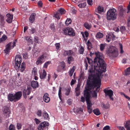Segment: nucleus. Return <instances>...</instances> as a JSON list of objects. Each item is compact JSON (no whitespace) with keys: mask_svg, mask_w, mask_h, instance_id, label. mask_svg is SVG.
Instances as JSON below:
<instances>
[{"mask_svg":"<svg viewBox=\"0 0 130 130\" xmlns=\"http://www.w3.org/2000/svg\"><path fill=\"white\" fill-rule=\"evenodd\" d=\"M103 58H95L94 71L92 66L89 67L88 73L89 81L87 83L84 95L86 99L87 111L89 113L92 111L93 105L89 100L90 96L97 97V93L99 91L101 85V74L106 71V65L103 60Z\"/></svg>","mask_w":130,"mask_h":130,"instance_id":"f257e3e1","label":"nucleus"},{"mask_svg":"<svg viewBox=\"0 0 130 130\" xmlns=\"http://www.w3.org/2000/svg\"><path fill=\"white\" fill-rule=\"evenodd\" d=\"M22 95L21 91H19L16 93L14 95L10 93L8 95V100L11 101L15 102L19 100Z\"/></svg>","mask_w":130,"mask_h":130,"instance_id":"f03ea898","label":"nucleus"},{"mask_svg":"<svg viewBox=\"0 0 130 130\" xmlns=\"http://www.w3.org/2000/svg\"><path fill=\"white\" fill-rule=\"evenodd\" d=\"M116 10L114 8L109 9L107 13V19L108 20H114L117 18V14Z\"/></svg>","mask_w":130,"mask_h":130,"instance_id":"7ed1b4c3","label":"nucleus"},{"mask_svg":"<svg viewBox=\"0 0 130 130\" xmlns=\"http://www.w3.org/2000/svg\"><path fill=\"white\" fill-rule=\"evenodd\" d=\"M107 53L109 56L113 57L117 56L118 54L117 49L113 46L109 48Z\"/></svg>","mask_w":130,"mask_h":130,"instance_id":"20e7f679","label":"nucleus"},{"mask_svg":"<svg viewBox=\"0 0 130 130\" xmlns=\"http://www.w3.org/2000/svg\"><path fill=\"white\" fill-rule=\"evenodd\" d=\"M22 60V58L20 55H17L16 56L15 60V67L17 70L19 69Z\"/></svg>","mask_w":130,"mask_h":130,"instance_id":"39448f33","label":"nucleus"},{"mask_svg":"<svg viewBox=\"0 0 130 130\" xmlns=\"http://www.w3.org/2000/svg\"><path fill=\"white\" fill-rule=\"evenodd\" d=\"M46 57L47 54H43L37 58V60L36 62V64L37 65L42 64L45 61Z\"/></svg>","mask_w":130,"mask_h":130,"instance_id":"423d86ee","label":"nucleus"},{"mask_svg":"<svg viewBox=\"0 0 130 130\" xmlns=\"http://www.w3.org/2000/svg\"><path fill=\"white\" fill-rule=\"evenodd\" d=\"M15 45V42L14 41L9 43L6 46V49L4 50L6 54H8L10 49L13 48Z\"/></svg>","mask_w":130,"mask_h":130,"instance_id":"0eeeda50","label":"nucleus"},{"mask_svg":"<svg viewBox=\"0 0 130 130\" xmlns=\"http://www.w3.org/2000/svg\"><path fill=\"white\" fill-rule=\"evenodd\" d=\"M118 10L119 12V15L120 17H124L126 13V9H123L122 6H119L118 8Z\"/></svg>","mask_w":130,"mask_h":130,"instance_id":"6e6552de","label":"nucleus"},{"mask_svg":"<svg viewBox=\"0 0 130 130\" xmlns=\"http://www.w3.org/2000/svg\"><path fill=\"white\" fill-rule=\"evenodd\" d=\"M104 91L105 93L106 96L108 95L111 100H113V98L112 97V96L113 95V92L112 90H108L107 88L104 89Z\"/></svg>","mask_w":130,"mask_h":130,"instance_id":"1a4fd4ad","label":"nucleus"},{"mask_svg":"<svg viewBox=\"0 0 130 130\" xmlns=\"http://www.w3.org/2000/svg\"><path fill=\"white\" fill-rule=\"evenodd\" d=\"M49 125V123L47 122H42L39 124L38 127V130H43L45 127L48 126Z\"/></svg>","mask_w":130,"mask_h":130,"instance_id":"9d476101","label":"nucleus"},{"mask_svg":"<svg viewBox=\"0 0 130 130\" xmlns=\"http://www.w3.org/2000/svg\"><path fill=\"white\" fill-rule=\"evenodd\" d=\"M31 88L29 87H27L26 89L23 88V95L25 98H26V95H29L30 93Z\"/></svg>","mask_w":130,"mask_h":130,"instance_id":"9b49d317","label":"nucleus"},{"mask_svg":"<svg viewBox=\"0 0 130 130\" xmlns=\"http://www.w3.org/2000/svg\"><path fill=\"white\" fill-rule=\"evenodd\" d=\"M3 113L4 115L6 117H9L10 116V110L9 107H5L3 111Z\"/></svg>","mask_w":130,"mask_h":130,"instance_id":"f8f14e48","label":"nucleus"},{"mask_svg":"<svg viewBox=\"0 0 130 130\" xmlns=\"http://www.w3.org/2000/svg\"><path fill=\"white\" fill-rule=\"evenodd\" d=\"M40 78L41 79H43L46 77V73L45 70L43 69V70H40L39 71Z\"/></svg>","mask_w":130,"mask_h":130,"instance_id":"ddd939ff","label":"nucleus"},{"mask_svg":"<svg viewBox=\"0 0 130 130\" xmlns=\"http://www.w3.org/2000/svg\"><path fill=\"white\" fill-rule=\"evenodd\" d=\"M6 21L8 23H11L13 19V16L10 14H7L6 16Z\"/></svg>","mask_w":130,"mask_h":130,"instance_id":"4468645a","label":"nucleus"},{"mask_svg":"<svg viewBox=\"0 0 130 130\" xmlns=\"http://www.w3.org/2000/svg\"><path fill=\"white\" fill-rule=\"evenodd\" d=\"M43 100L46 103L49 102L50 100V98L48 96V94L47 93H45L44 94L43 97Z\"/></svg>","mask_w":130,"mask_h":130,"instance_id":"2eb2a0df","label":"nucleus"},{"mask_svg":"<svg viewBox=\"0 0 130 130\" xmlns=\"http://www.w3.org/2000/svg\"><path fill=\"white\" fill-rule=\"evenodd\" d=\"M32 87L33 88H36L38 87L39 85L38 82L37 81L33 80L31 83Z\"/></svg>","mask_w":130,"mask_h":130,"instance_id":"dca6fc26","label":"nucleus"},{"mask_svg":"<svg viewBox=\"0 0 130 130\" xmlns=\"http://www.w3.org/2000/svg\"><path fill=\"white\" fill-rule=\"evenodd\" d=\"M73 52L71 50L68 51H65L64 52V55L65 56H71L73 55Z\"/></svg>","mask_w":130,"mask_h":130,"instance_id":"f3484780","label":"nucleus"},{"mask_svg":"<svg viewBox=\"0 0 130 130\" xmlns=\"http://www.w3.org/2000/svg\"><path fill=\"white\" fill-rule=\"evenodd\" d=\"M68 35L71 36H74L75 35V33L74 32V30L71 28L68 27Z\"/></svg>","mask_w":130,"mask_h":130,"instance_id":"a211bd4d","label":"nucleus"},{"mask_svg":"<svg viewBox=\"0 0 130 130\" xmlns=\"http://www.w3.org/2000/svg\"><path fill=\"white\" fill-rule=\"evenodd\" d=\"M36 14L33 13L31 14L29 18V21L30 23H32L34 21Z\"/></svg>","mask_w":130,"mask_h":130,"instance_id":"6ab92c4d","label":"nucleus"},{"mask_svg":"<svg viewBox=\"0 0 130 130\" xmlns=\"http://www.w3.org/2000/svg\"><path fill=\"white\" fill-rule=\"evenodd\" d=\"M42 116L43 118L45 120H47L49 119L48 115L45 111H44L43 112Z\"/></svg>","mask_w":130,"mask_h":130,"instance_id":"aec40b11","label":"nucleus"},{"mask_svg":"<svg viewBox=\"0 0 130 130\" xmlns=\"http://www.w3.org/2000/svg\"><path fill=\"white\" fill-rule=\"evenodd\" d=\"M125 127L127 130H130V120H128L126 122Z\"/></svg>","mask_w":130,"mask_h":130,"instance_id":"412c9836","label":"nucleus"},{"mask_svg":"<svg viewBox=\"0 0 130 130\" xmlns=\"http://www.w3.org/2000/svg\"><path fill=\"white\" fill-rule=\"evenodd\" d=\"M76 67L75 66L73 67L70 70L69 72V75L70 76H72L75 70Z\"/></svg>","mask_w":130,"mask_h":130,"instance_id":"4be33fe9","label":"nucleus"},{"mask_svg":"<svg viewBox=\"0 0 130 130\" xmlns=\"http://www.w3.org/2000/svg\"><path fill=\"white\" fill-rule=\"evenodd\" d=\"M84 26L86 29H89L91 28V25L90 23L86 22L84 24Z\"/></svg>","mask_w":130,"mask_h":130,"instance_id":"5701e85b","label":"nucleus"},{"mask_svg":"<svg viewBox=\"0 0 130 130\" xmlns=\"http://www.w3.org/2000/svg\"><path fill=\"white\" fill-rule=\"evenodd\" d=\"M74 111L75 112H76L77 113L82 114L83 112V109L82 108H79L77 109L76 111Z\"/></svg>","mask_w":130,"mask_h":130,"instance_id":"b1692460","label":"nucleus"},{"mask_svg":"<svg viewBox=\"0 0 130 130\" xmlns=\"http://www.w3.org/2000/svg\"><path fill=\"white\" fill-rule=\"evenodd\" d=\"M101 106L104 108L105 109H107L110 107V105L109 103H107L106 104H104V103L102 104Z\"/></svg>","mask_w":130,"mask_h":130,"instance_id":"393cba45","label":"nucleus"},{"mask_svg":"<svg viewBox=\"0 0 130 130\" xmlns=\"http://www.w3.org/2000/svg\"><path fill=\"white\" fill-rule=\"evenodd\" d=\"M93 112L95 115L97 116H98L101 114L98 108L93 110Z\"/></svg>","mask_w":130,"mask_h":130,"instance_id":"a878e982","label":"nucleus"},{"mask_svg":"<svg viewBox=\"0 0 130 130\" xmlns=\"http://www.w3.org/2000/svg\"><path fill=\"white\" fill-rule=\"evenodd\" d=\"M25 63L24 62H23L21 65V67H20V71L21 72H23L25 70Z\"/></svg>","mask_w":130,"mask_h":130,"instance_id":"bb28decb","label":"nucleus"},{"mask_svg":"<svg viewBox=\"0 0 130 130\" xmlns=\"http://www.w3.org/2000/svg\"><path fill=\"white\" fill-rule=\"evenodd\" d=\"M67 61L69 64H70L72 61H74V59L71 56H69L67 57Z\"/></svg>","mask_w":130,"mask_h":130,"instance_id":"cd10ccee","label":"nucleus"},{"mask_svg":"<svg viewBox=\"0 0 130 130\" xmlns=\"http://www.w3.org/2000/svg\"><path fill=\"white\" fill-rule=\"evenodd\" d=\"M22 83V80L21 78H19L18 80L16 81V84L17 86H20Z\"/></svg>","mask_w":130,"mask_h":130,"instance_id":"c85d7f7f","label":"nucleus"},{"mask_svg":"<svg viewBox=\"0 0 130 130\" xmlns=\"http://www.w3.org/2000/svg\"><path fill=\"white\" fill-rule=\"evenodd\" d=\"M86 5V2H84L79 4L78 5V6L80 8H83L85 7Z\"/></svg>","mask_w":130,"mask_h":130,"instance_id":"c756f323","label":"nucleus"},{"mask_svg":"<svg viewBox=\"0 0 130 130\" xmlns=\"http://www.w3.org/2000/svg\"><path fill=\"white\" fill-rule=\"evenodd\" d=\"M103 36V34L101 32H99L97 34L96 37L99 38H102Z\"/></svg>","mask_w":130,"mask_h":130,"instance_id":"7c9ffc66","label":"nucleus"},{"mask_svg":"<svg viewBox=\"0 0 130 130\" xmlns=\"http://www.w3.org/2000/svg\"><path fill=\"white\" fill-rule=\"evenodd\" d=\"M97 10L99 13H101V12H103L104 10L102 7L99 6Z\"/></svg>","mask_w":130,"mask_h":130,"instance_id":"2f4dec72","label":"nucleus"},{"mask_svg":"<svg viewBox=\"0 0 130 130\" xmlns=\"http://www.w3.org/2000/svg\"><path fill=\"white\" fill-rule=\"evenodd\" d=\"M25 39L28 42L32 43L33 42V40L32 39V38L31 37H29L28 36L26 37Z\"/></svg>","mask_w":130,"mask_h":130,"instance_id":"473e14b6","label":"nucleus"},{"mask_svg":"<svg viewBox=\"0 0 130 130\" xmlns=\"http://www.w3.org/2000/svg\"><path fill=\"white\" fill-rule=\"evenodd\" d=\"M7 38L6 36L5 35H3L2 38H0V43H2L6 40Z\"/></svg>","mask_w":130,"mask_h":130,"instance_id":"72a5a7b5","label":"nucleus"},{"mask_svg":"<svg viewBox=\"0 0 130 130\" xmlns=\"http://www.w3.org/2000/svg\"><path fill=\"white\" fill-rule=\"evenodd\" d=\"M109 35H110V38L111 40H113L115 38V36L114 35L113 33H109Z\"/></svg>","mask_w":130,"mask_h":130,"instance_id":"f704fd0d","label":"nucleus"},{"mask_svg":"<svg viewBox=\"0 0 130 130\" xmlns=\"http://www.w3.org/2000/svg\"><path fill=\"white\" fill-rule=\"evenodd\" d=\"M58 11L60 13V14H64L66 12V11L63 9L61 8L59 9L58 10Z\"/></svg>","mask_w":130,"mask_h":130,"instance_id":"c9c22d12","label":"nucleus"},{"mask_svg":"<svg viewBox=\"0 0 130 130\" xmlns=\"http://www.w3.org/2000/svg\"><path fill=\"white\" fill-rule=\"evenodd\" d=\"M88 48V49H90L92 47V45L91 43L89 41H88L87 43Z\"/></svg>","mask_w":130,"mask_h":130,"instance_id":"e433bc0d","label":"nucleus"},{"mask_svg":"<svg viewBox=\"0 0 130 130\" xmlns=\"http://www.w3.org/2000/svg\"><path fill=\"white\" fill-rule=\"evenodd\" d=\"M60 13L58 12H56V13H54L55 17L58 19H60L59 15H60Z\"/></svg>","mask_w":130,"mask_h":130,"instance_id":"4c0bfd02","label":"nucleus"},{"mask_svg":"<svg viewBox=\"0 0 130 130\" xmlns=\"http://www.w3.org/2000/svg\"><path fill=\"white\" fill-rule=\"evenodd\" d=\"M68 27L64 29L63 31V32L64 33L65 35H68Z\"/></svg>","mask_w":130,"mask_h":130,"instance_id":"58836bf2","label":"nucleus"},{"mask_svg":"<svg viewBox=\"0 0 130 130\" xmlns=\"http://www.w3.org/2000/svg\"><path fill=\"white\" fill-rule=\"evenodd\" d=\"M61 87H60L59 90L58 91V96L59 98L61 100Z\"/></svg>","mask_w":130,"mask_h":130,"instance_id":"ea45409f","label":"nucleus"},{"mask_svg":"<svg viewBox=\"0 0 130 130\" xmlns=\"http://www.w3.org/2000/svg\"><path fill=\"white\" fill-rule=\"evenodd\" d=\"M71 22V19L70 18H68L66 21V24L68 25L70 24Z\"/></svg>","mask_w":130,"mask_h":130,"instance_id":"a19ab883","label":"nucleus"},{"mask_svg":"<svg viewBox=\"0 0 130 130\" xmlns=\"http://www.w3.org/2000/svg\"><path fill=\"white\" fill-rule=\"evenodd\" d=\"M51 62L50 61H47L45 63L43 67L45 68H47L48 66L50 64Z\"/></svg>","mask_w":130,"mask_h":130,"instance_id":"79ce46f5","label":"nucleus"},{"mask_svg":"<svg viewBox=\"0 0 130 130\" xmlns=\"http://www.w3.org/2000/svg\"><path fill=\"white\" fill-rule=\"evenodd\" d=\"M110 36L109 34L106 36V39L108 42H109L111 40Z\"/></svg>","mask_w":130,"mask_h":130,"instance_id":"37998d69","label":"nucleus"},{"mask_svg":"<svg viewBox=\"0 0 130 130\" xmlns=\"http://www.w3.org/2000/svg\"><path fill=\"white\" fill-rule=\"evenodd\" d=\"M125 74L126 75H130V68H128L126 71H125Z\"/></svg>","mask_w":130,"mask_h":130,"instance_id":"c03bdc74","label":"nucleus"},{"mask_svg":"<svg viewBox=\"0 0 130 130\" xmlns=\"http://www.w3.org/2000/svg\"><path fill=\"white\" fill-rule=\"evenodd\" d=\"M100 49L101 51H103L105 46V44H101L100 45Z\"/></svg>","mask_w":130,"mask_h":130,"instance_id":"a18cd8bd","label":"nucleus"},{"mask_svg":"<svg viewBox=\"0 0 130 130\" xmlns=\"http://www.w3.org/2000/svg\"><path fill=\"white\" fill-rule=\"evenodd\" d=\"M119 47L120 49V52L122 54L123 53V46L122 44L121 43H119Z\"/></svg>","mask_w":130,"mask_h":130,"instance_id":"49530a36","label":"nucleus"},{"mask_svg":"<svg viewBox=\"0 0 130 130\" xmlns=\"http://www.w3.org/2000/svg\"><path fill=\"white\" fill-rule=\"evenodd\" d=\"M84 50V48L82 46L81 47L79 51V53L81 54H83Z\"/></svg>","mask_w":130,"mask_h":130,"instance_id":"de8ad7c7","label":"nucleus"},{"mask_svg":"<svg viewBox=\"0 0 130 130\" xmlns=\"http://www.w3.org/2000/svg\"><path fill=\"white\" fill-rule=\"evenodd\" d=\"M32 75L34 76H36L37 74V70L36 69H34L32 72Z\"/></svg>","mask_w":130,"mask_h":130,"instance_id":"09e8293b","label":"nucleus"},{"mask_svg":"<svg viewBox=\"0 0 130 130\" xmlns=\"http://www.w3.org/2000/svg\"><path fill=\"white\" fill-rule=\"evenodd\" d=\"M120 28L121 31L122 33L125 30V28L124 26H122Z\"/></svg>","mask_w":130,"mask_h":130,"instance_id":"8fccbe9b","label":"nucleus"},{"mask_svg":"<svg viewBox=\"0 0 130 130\" xmlns=\"http://www.w3.org/2000/svg\"><path fill=\"white\" fill-rule=\"evenodd\" d=\"M110 127L108 125H106L103 128V130H108L110 129Z\"/></svg>","mask_w":130,"mask_h":130,"instance_id":"3c124183","label":"nucleus"},{"mask_svg":"<svg viewBox=\"0 0 130 130\" xmlns=\"http://www.w3.org/2000/svg\"><path fill=\"white\" fill-rule=\"evenodd\" d=\"M87 59L88 60V62L89 63V64H91L92 63L93 61L92 59H90L88 57H87Z\"/></svg>","mask_w":130,"mask_h":130,"instance_id":"603ef678","label":"nucleus"},{"mask_svg":"<svg viewBox=\"0 0 130 130\" xmlns=\"http://www.w3.org/2000/svg\"><path fill=\"white\" fill-rule=\"evenodd\" d=\"M60 64L61 67L63 69L64 68L65 66V64L64 62L63 61L61 62H60Z\"/></svg>","mask_w":130,"mask_h":130,"instance_id":"864d4df0","label":"nucleus"},{"mask_svg":"<svg viewBox=\"0 0 130 130\" xmlns=\"http://www.w3.org/2000/svg\"><path fill=\"white\" fill-rule=\"evenodd\" d=\"M37 115L39 116L40 117L41 116L42 114V112L41 110H38L37 112Z\"/></svg>","mask_w":130,"mask_h":130,"instance_id":"5fc2aeb1","label":"nucleus"},{"mask_svg":"<svg viewBox=\"0 0 130 130\" xmlns=\"http://www.w3.org/2000/svg\"><path fill=\"white\" fill-rule=\"evenodd\" d=\"M51 28L52 30L53 31H54L55 29V27L54 24H51L50 25Z\"/></svg>","mask_w":130,"mask_h":130,"instance_id":"6e6d98bb","label":"nucleus"},{"mask_svg":"<svg viewBox=\"0 0 130 130\" xmlns=\"http://www.w3.org/2000/svg\"><path fill=\"white\" fill-rule=\"evenodd\" d=\"M9 130H14V126L12 125H11L9 127Z\"/></svg>","mask_w":130,"mask_h":130,"instance_id":"4d7b16f0","label":"nucleus"},{"mask_svg":"<svg viewBox=\"0 0 130 130\" xmlns=\"http://www.w3.org/2000/svg\"><path fill=\"white\" fill-rule=\"evenodd\" d=\"M80 85L79 84H78L77 85V87L75 88V91H80Z\"/></svg>","mask_w":130,"mask_h":130,"instance_id":"13d9d810","label":"nucleus"},{"mask_svg":"<svg viewBox=\"0 0 130 130\" xmlns=\"http://www.w3.org/2000/svg\"><path fill=\"white\" fill-rule=\"evenodd\" d=\"M0 19L1 20V22H2L3 23H4V17L2 15H1L0 14Z\"/></svg>","mask_w":130,"mask_h":130,"instance_id":"bf43d9fd","label":"nucleus"},{"mask_svg":"<svg viewBox=\"0 0 130 130\" xmlns=\"http://www.w3.org/2000/svg\"><path fill=\"white\" fill-rule=\"evenodd\" d=\"M55 45L56 47V49L57 50H58L60 47V44L59 43H56L55 44Z\"/></svg>","mask_w":130,"mask_h":130,"instance_id":"052dcab7","label":"nucleus"},{"mask_svg":"<svg viewBox=\"0 0 130 130\" xmlns=\"http://www.w3.org/2000/svg\"><path fill=\"white\" fill-rule=\"evenodd\" d=\"M66 92L65 93V94L66 95H69V94L70 90L69 89H66Z\"/></svg>","mask_w":130,"mask_h":130,"instance_id":"680f3d73","label":"nucleus"},{"mask_svg":"<svg viewBox=\"0 0 130 130\" xmlns=\"http://www.w3.org/2000/svg\"><path fill=\"white\" fill-rule=\"evenodd\" d=\"M38 37L36 36L34 38V41L36 43H38Z\"/></svg>","mask_w":130,"mask_h":130,"instance_id":"e2e57ef3","label":"nucleus"},{"mask_svg":"<svg viewBox=\"0 0 130 130\" xmlns=\"http://www.w3.org/2000/svg\"><path fill=\"white\" fill-rule=\"evenodd\" d=\"M117 127L120 130H125L123 127L117 126Z\"/></svg>","mask_w":130,"mask_h":130,"instance_id":"0e129e2a","label":"nucleus"},{"mask_svg":"<svg viewBox=\"0 0 130 130\" xmlns=\"http://www.w3.org/2000/svg\"><path fill=\"white\" fill-rule=\"evenodd\" d=\"M23 57L25 59H27L28 57L27 54V53L23 54Z\"/></svg>","mask_w":130,"mask_h":130,"instance_id":"69168bd1","label":"nucleus"},{"mask_svg":"<svg viewBox=\"0 0 130 130\" xmlns=\"http://www.w3.org/2000/svg\"><path fill=\"white\" fill-rule=\"evenodd\" d=\"M17 126L18 129H20L21 127V125L20 123H17Z\"/></svg>","mask_w":130,"mask_h":130,"instance_id":"338daca9","label":"nucleus"},{"mask_svg":"<svg viewBox=\"0 0 130 130\" xmlns=\"http://www.w3.org/2000/svg\"><path fill=\"white\" fill-rule=\"evenodd\" d=\"M92 1V0H87V2L89 5H91Z\"/></svg>","mask_w":130,"mask_h":130,"instance_id":"774afa93","label":"nucleus"}]
</instances>
